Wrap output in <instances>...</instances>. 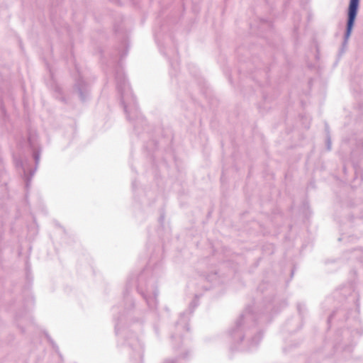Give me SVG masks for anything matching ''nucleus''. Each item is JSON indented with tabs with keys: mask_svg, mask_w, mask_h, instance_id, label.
<instances>
[{
	"mask_svg": "<svg viewBox=\"0 0 363 363\" xmlns=\"http://www.w3.org/2000/svg\"><path fill=\"white\" fill-rule=\"evenodd\" d=\"M359 0H350L348 11V21L347 26V36L348 37L352 31L354 22L357 16Z\"/></svg>",
	"mask_w": 363,
	"mask_h": 363,
	"instance_id": "obj_1",
	"label": "nucleus"
}]
</instances>
